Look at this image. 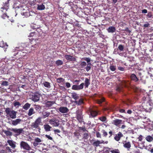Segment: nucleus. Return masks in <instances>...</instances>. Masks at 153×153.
<instances>
[{
    "label": "nucleus",
    "mask_w": 153,
    "mask_h": 153,
    "mask_svg": "<svg viewBox=\"0 0 153 153\" xmlns=\"http://www.w3.org/2000/svg\"><path fill=\"white\" fill-rule=\"evenodd\" d=\"M20 145L21 149H23L27 151L33 150L27 143L24 141H22L21 142Z\"/></svg>",
    "instance_id": "nucleus-5"
},
{
    "label": "nucleus",
    "mask_w": 153,
    "mask_h": 153,
    "mask_svg": "<svg viewBox=\"0 0 153 153\" xmlns=\"http://www.w3.org/2000/svg\"><path fill=\"white\" fill-rule=\"evenodd\" d=\"M91 142L94 147H98L100 144V141L99 140H92Z\"/></svg>",
    "instance_id": "nucleus-21"
},
{
    "label": "nucleus",
    "mask_w": 153,
    "mask_h": 153,
    "mask_svg": "<svg viewBox=\"0 0 153 153\" xmlns=\"http://www.w3.org/2000/svg\"><path fill=\"white\" fill-rule=\"evenodd\" d=\"M108 31L109 33H113L116 31V29L114 27H110L108 29Z\"/></svg>",
    "instance_id": "nucleus-33"
},
{
    "label": "nucleus",
    "mask_w": 153,
    "mask_h": 153,
    "mask_svg": "<svg viewBox=\"0 0 153 153\" xmlns=\"http://www.w3.org/2000/svg\"><path fill=\"white\" fill-rule=\"evenodd\" d=\"M59 112L62 113H67L69 111L67 107L62 106L59 108Z\"/></svg>",
    "instance_id": "nucleus-15"
},
{
    "label": "nucleus",
    "mask_w": 153,
    "mask_h": 153,
    "mask_svg": "<svg viewBox=\"0 0 153 153\" xmlns=\"http://www.w3.org/2000/svg\"><path fill=\"white\" fill-rule=\"evenodd\" d=\"M30 104L27 103L23 106V108L25 110H27L30 107Z\"/></svg>",
    "instance_id": "nucleus-38"
},
{
    "label": "nucleus",
    "mask_w": 153,
    "mask_h": 153,
    "mask_svg": "<svg viewBox=\"0 0 153 153\" xmlns=\"http://www.w3.org/2000/svg\"><path fill=\"white\" fill-rule=\"evenodd\" d=\"M22 121V120L20 119H16L15 120H12V124L13 126H16Z\"/></svg>",
    "instance_id": "nucleus-22"
},
{
    "label": "nucleus",
    "mask_w": 153,
    "mask_h": 153,
    "mask_svg": "<svg viewBox=\"0 0 153 153\" xmlns=\"http://www.w3.org/2000/svg\"><path fill=\"white\" fill-rule=\"evenodd\" d=\"M146 140L149 142H151L153 140V137L150 135H148L146 137Z\"/></svg>",
    "instance_id": "nucleus-39"
},
{
    "label": "nucleus",
    "mask_w": 153,
    "mask_h": 153,
    "mask_svg": "<svg viewBox=\"0 0 153 153\" xmlns=\"http://www.w3.org/2000/svg\"><path fill=\"white\" fill-rule=\"evenodd\" d=\"M43 116V118H45L47 117H48L50 115V112L47 111H45L42 113Z\"/></svg>",
    "instance_id": "nucleus-37"
},
{
    "label": "nucleus",
    "mask_w": 153,
    "mask_h": 153,
    "mask_svg": "<svg viewBox=\"0 0 153 153\" xmlns=\"http://www.w3.org/2000/svg\"><path fill=\"white\" fill-rule=\"evenodd\" d=\"M26 50L24 49V48L22 46L19 47H16L13 50V52L16 53H14L13 55L16 56V55H19V56H25L26 52Z\"/></svg>",
    "instance_id": "nucleus-2"
},
{
    "label": "nucleus",
    "mask_w": 153,
    "mask_h": 153,
    "mask_svg": "<svg viewBox=\"0 0 153 153\" xmlns=\"http://www.w3.org/2000/svg\"><path fill=\"white\" fill-rule=\"evenodd\" d=\"M44 128L45 131H49L51 130L52 127L49 125L46 124H45L44 126Z\"/></svg>",
    "instance_id": "nucleus-26"
},
{
    "label": "nucleus",
    "mask_w": 153,
    "mask_h": 153,
    "mask_svg": "<svg viewBox=\"0 0 153 153\" xmlns=\"http://www.w3.org/2000/svg\"><path fill=\"white\" fill-rule=\"evenodd\" d=\"M45 7L43 4H38L37 9L39 10H42L45 9Z\"/></svg>",
    "instance_id": "nucleus-31"
},
{
    "label": "nucleus",
    "mask_w": 153,
    "mask_h": 153,
    "mask_svg": "<svg viewBox=\"0 0 153 153\" xmlns=\"http://www.w3.org/2000/svg\"><path fill=\"white\" fill-rule=\"evenodd\" d=\"M91 68V66L90 65H88L87 67L85 68V69L86 71H89Z\"/></svg>",
    "instance_id": "nucleus-58"
},
{
    "label": "nucleus",
    "mask_w": 153,
    "mask_h": 153,
    "mask_svg": "<svg viewBox=\"0 0 153 153\" xmlns=\"http://www.w3.org/2000/svg\"><path fill=\"white\" fill-rule=\"evenodd\" d=\"M76 118L77 119L79 122H82L83 121V116L82 113L80 111H77L76 112Z\"/></svg>",
    "instance_id": "nucleus-9"
},
{
    "label": "nucleus",
    "mask_w": 153,
    "mask_h": 153,
    "mask_svg": "<svg viewBox=\"0 0 153 153\" xmlns=\"http://www.w3.org/2000/svg\"><path fill=\"white\" fill-rule=\"evenodd\" d=\"M8 45L7 43H4L3 41L0 42V47L2 48H7L8 47Z\"/></svg>",
    "instance_id": "nucleus-34"
},
{
    "label": "nucleus",
    "mask_w": 153,
    "mask_h": 153,
    "mask_svg": "<svg viewBox=\"0 0 153 153\" xmlns=\"http://www.w3.org/2000/svg\"><path fill=\"white\" fill-rule=\"evenodd\" d=\"M81 25L79 24L78 22H76L74 23V24L73 25L71 24H70V25H68V27H69V26L70 27L71 26H72L73 27L75 26L77 27V30L80 29L81 28Z\"/></svg>",
    "instance_id": "nucleus-20"
},
{
    "label": "nucleus",
    "mask_w": 153,
    "mask_h": 153,
    "mask_svg": "<svg viewBox=\"0 0 153 153\" xmlns=\"http://www.w3.org/2000/svg\"><path fill=\"white\" fill-rule=\"evenodd\" d=\"M9 5V1L8 0L7 1L4 3H3V7H2L1 9H5L7 11L8 9L7 7Z\"/></svg>",
    "instance_id": "nucleus-27"
},
{
    "label": "nucleus",
    "mask_w": 153,
    "mask_h": 153,
    "mask_svg": "<svg viewBox=\"0 0 153 153\" xmlns=\"http://www.w3.org/2000/svg\"><path fill=\"white\" fill-rule=\"evenodd\" d=\"M130 78L132 81L135 82H137L139 80L138 78L136 76V75L134 74H132L131 75Z\"/></svg>",
    "instance_id": "nucleus-19"
},
{
    "label": "nucleus",
    "mask_w": 153,
    "mask_h": 153,
    "mask_svg": "<svg viewBox=\"0 0 153 153\" xmlns=\"http://www.w3.org/2000/svg\"><path fill=\"white\" fill-rule=\"evenodd\" d=\"M42 142L41 139L38 137H36L34 139V142L33 143V145L35 146H37L39 144H41L40 143Z\"/></svg>",
    "instance_id": "nucleus-17"
},
{
    "label": "nucleus",
    "mask_w": 153,
    "mask_h": 153,
    "mask_svg": "<svg viewBox=\"0 0 153 153\" xmlns=\"http://www.w3.org/2000/svg\"><path fill=\"white\" fill-rule=\"evenodd\" d=\"M16 112L14 110H12L9 114V115L11 118L14 119L16 118Z\"/></svg>",
    "instance_id": "nucleus-23"
},
{
    "label": "nucleus",
    "mask_w": 153,
    "mask_h": 153,
    "mask_svg": "<svg viewBox=\"0 0 153 153\" xmlns=\"http://www.w3.org/2000/svg\"><path fill=\"white\" fill-rule=\"evenodd\" d=\"M59 120L55 118L51 119L49 121L50 124L55 127H57L59 126Z\"/></svg>",
    "instance_id": "nucleus-7"
},
{
    "label": "nucleus",
    "mask_w": 153,
    "mask_h": 153,
    "mask_svg": "<svg viewBox=\"0 0 153 153\" xmlns=\"http://www.w3.org/2000/svg\"><path fill=\"white\" fill-rule=\"evenodd\" d=\"M82 59H83L85 60V61H86L88 63V65H91V64L90 63H89L91 61V59L89 58H87V57H85L84 58H82Z\"/></svg>",
    "instance_id": "nucleus-45"
},
{
    "label": "nucleus",
    "mask_w": 153,
    "mask_h": 153,
    "mask_svg": "<svg viewBox=\"0 0 153 153\" xmlns=\"http://www.w3.org/2000/svg\"><path fill=\"white\" fill-rule=\"evenodd\" d=\"M77 15L79 17H83L85 15V13L80 9L76 13Z\"/></svg>",
    "instance_id": "nucleus-28"
},
{
    "label": "nucleus",
    "mask_w": 153,
    "mask_h": 153,
    "mask_svg": "<svg viewBox=\"0 0 153 153\" xmlns=\"http://www.w3.org/2000/svg\"><path fill=\"white\" fill-rule=\"evenodd\" d=\"M55 103L54 101H48L45 103V106L46 107L49 108L51 107Z\"/></svg>",
    "instance_id": "nucleus-24"
},
{
    "label": "nucleus",
    "mask_w": 153,
    "mask_h": 153,
    "mask_svg": "<svg viewBox=\"0 0 153 153\" xmlns=\"http://www.w3.org/2000/svg\"><path fill=\"white\" fill-rule=\"evenodd\" d=\"M3 131L7 136H11L12 135V133L11 131L8 130H3Z\"/></svg>",
    "instance_id": "nucleus-35"
},
{
    "label": "nucleus",
    "mask_w": 153,
    "mask_h": 153,
    "mask_svg": "<svg viewBox=\"0 0 153 153\" xmlns=\"http://www.w3.org/2000/svg\"><path fill=\"white\" fill-rule=\"evenodd\" d=\"M153 105L149 102L144 103L143 105V108L146 112H150L153 108Z\"/></svg>",
    "instance_id": "nucleus-4"
},
{
    "label": "nucleus",
    "mask_w": 153,
    "mask_h": 153,
    "mask_svg": "<svg viewBox=\"0 0 153 153\" xmlns=\"http://www.w3.org/2000/svg\"><path fill=\"white\" fill-rule=\"evenodd\" d=\"M56 64L57 65H62L63 64V62L62 61L60 60H57L56 62Z\"/></svg>",
    "instance_id": "nucleus-41"
},
{
    "label": "nucleus",
    "mask_w": 153,
    "mask_h": 153,
    "mask_svg": "<svg viewBox=\"0 0 153 153\" xmlns=\"http://www.w3.org/2000/svg\"><path fill=\"white\" fill-rule=\"evenodd\" d=\"M96 136L97 138H101V135L100 133L99 132H96Z\"/></svg>",
    "instance_id": "nucleus-63"
},
{
    "label": "nucleus",
    "mask_w": 153,
    "mask_h": 153,
    "mask_svg": "<svg viewBox=\"0 0 153 153\" xmlns=\"http://www.w3.org/2000/svg\"><path fill=\"white\" fill-rule=\"evenodd\" d=\"M118 69L121 71H125V69L124 67H122L120 66H118Z\"/></svg>",
    "instance_id": "nucleus-61"
},
{
    "label": "nucleus",
    "mask_w": 153,
    "mask_h": 153,
    "mask_svg": "<svg viewBox=\"0 0 153 153\" xmlns=\"http://www.w3.org/2000/svg\"><path fill=\"white\" fill-rule=\"evenodd\" d=\"M38 41V39H32L30 42V44L32 45V47L37 48L39 47V45L40 43L39 41Z\"/></svg>",
    "instance_id": "nucleus-8"
},
{
    "label": "nucleus",
    "mask_w": 153,
    "mask_h": 153,
    "mask_svg": "<svg viewBox=\"0 0 153 153\" xmlns=\"http://www.w3.org/2000/svg\"><path fill=\"white\" fill-rule=\"evenodd\" d=\"M33 106H35L34 108L35 109L36 111L39 110L41 108V106L39 105L34 104Z\"/></svg>",
    "instance_id": "nucleus-43"
},
{
    "label": "nucleus",
    "mask_w": 153,
    "mask_h": 153,
    "mask_svg": "<svg viewBox=\"0 0 153 153\" xmlns=\"http://www.w3.org/2000/svg\"><path fill=\"white\" fill-rule=\"evenodd\" d=\"M105 100V98L104 97H102L100 99L97 100H96V102L97 103L100 104L104 102Z\"/></svg>",
    "instance_id": "nucleus-30"
},
{
    "label": "nucleus",
    "mask_w": 153,
    "mask_h": 153,
    "mask_svg": "<svg viewBox=\"0 0 153 153\" xmlns=\"http://www.w3.org/2000/svg\"><path fill=\"white\" fill-rule=\"evenodd\" d=\"M149 26V24L148 22H147L143 25V27H148Z\"/></svg>",
    "instance_id": "nucleus-64"
},
{
    "label": "nucleus",
    "mask_w": 153,
    "mask_h": 153,
    "mask_svg": "<svg viewBox=\"0 0 153 153\" xmlns=\"http://www.w3.org/2000/svg\"><path fill=\"white\" fill-rule=\"evenodd\" d=\"M98 115V112L95 111L91 110L90 111L89 117H94Z\"/></svg>",
    "instance_id": "nucleus-14"
},
{
    "label": "nucleus",
    "mask_w": 153,
    "mask_h": 153,
    "mask_svg": "<svg viewBox=\"0 0 153 153\" xmlns=\"http://www.w3.org/2000/svg\"><path fill=\"white\" fill-rule=\"evenodd\" d=\"M1 17L4 19H5L6 18H8L9 16H7V15L6 13H4L1 16Z\"/></svg>",
    "instance_id": "nucleus-60"
},
{
    "label": "nucleus",
    "mask_w": 153,
    "mask_h": 153,
    "mask_svg": "<svg viewBox=\"0 0 153 153\" xmlns=\"http://www.w3.org/2000/svg\"><path fill=\"white\" fill-rule=\"evenodd\" d=\"M101 132L102 133V135L104 137H106L108 135V133L104 129L102 130Z\"/></svg>",
    "instance_id": "nucleus-46"
},
{
    "label": "nucleus",
    "mask_w": 153,
    "mask_h": 153,
    "mask_svg": "<svg viewBox=\"0 0 153 153\" xmlns=\"http://www.w3.org/2000/svg\"><path fill=\"white\" fill-rule=\"evenodd\" d=\"M123 87L121 86H117L116 87V90L119 92H121L122 91Z\"/></svg>",
    "instance_id": "nucleus-44"
},
{
    "label": "nucleus",
    "mask_w": 153,
    "mask_h": 153,
    "mask_svg": "<svg viewBox=\"0 0 153 153\" xmlns=\"http://www.w3.org/2000/svg\"><path fill=\"white\" fill-rule=\"evenodd\" d=\"M123 134L121 132H119L118 133L115 135L114 137V139L117 141H119L120 140L121 137H123Z\"/></svg>",
    "instance_id": "nucleus-13"
},
{
    "label": "nucleus",
    "mask_w": 153,
    "mask_h": 153,
    "mask_svg": "<svg viewBox=\"0 0 153 153\" xmlns=\"http://www.w3.org/2000/svg\"><path fill=\"white\" fill-rule=\"evenodd\" d=\"M64 56L65 59L68 61L75 62L76 60V58L74 56L70 55H65Z\"/></svg>",
    "instance_id": "nucleus-12"
},
{
    "label": "nucleus",
    "mask_w": 153,
    "mask_h": 153,
    "mask_svg": "<svg viewBox=\"0 0 153 153\" xmlns=\"http://www.w3.org/2000/svg\"><path fill=\"white\" fill-rule=\"evenodd\" d=\"M123 147L127 149L128 150H129V149L131 147V144L130 142L124 141L123 143Z\"/></svg>",
    "instance_id": "nucleus-18"
},
{
    "label": "nucleus",
    "mask_w": 153,
    "mask_h": 153,
    "mask_svg": "<svg viewBox=\"0 0 153 153\" xmlns=\"http://www.w3.org/2000/svg\"><path fill=\"white\" fill-rule=\"evenodd\" d=\"M138 109L139 111H144V109L143 108V105L139 106V107H138Z\"/></svg>",
    "instance_id": "nucleus-62"
},
{
    "label": "nucleus",
    "mask_w": 153,
    "mask_h": 153,
    "mask_svg": "<svg viewBox=\"0 0 153 153\" xmlns=\"http://www.w3.org/2000/svg\"><path fill=\"white\" fill-rule=\"evenodd\" d=\"M84 83H82L79 85H74L72 86V89L74 90H79L82 89L83 88Z\"/></svg>",
    "instance_id": "nucleus-10"
},
{
    "label": "nucleus",
    "mask_w": 153,
    "mask_h": 153,
    "mask_svg": "<svg viewBox=\"0 0 153 153\" xmlns=\"http://www.w3.org/2000/svg\"><path fill=\"white\" fill-rule=\"evenodd\" d=\"M7 142L12 148L14 149L16 147V142L13 140H8Z\"/></svg>",
    "instance_id": "nucleus-16"
},
{
    "label": "nucleus",
    "mask_w": 153,
    "mask_h": 153,
    "mask_svg": "<svg viewBox=\"0 0 153 153\" xmlns=\"http://www.w3.org/2000/svg\"><path fill=\"white\" fill-rule=\"evenodd\" d=\"M89 137L88 134V133H85L83 134V138L85 139H87Z\"/></svg>",
    "instance_id": "nucleus-51"
},
{
    "label": "nucleus",
    "mask_w": 153,
    "mask_h": 153,
    "mask_svg": "<svg viewBox=\"0 0 153 153\" xmlns=\"http://www.w3.org/2000/svg\"><path fill=\"white\" fill-rule=\"evenodd\" d=\"M5 111L7 114L9 115L11 113V111H10V108H6Z\"/></svg>",
    "instance_id": "nucleus-53"
},
{
    "label": "nucleus",
    "mask_w": 153,
    "mask_h": 153,
    "mask_svg": "<svg viewBox=\"0 0 153 153\" xmlns=\"http://www.w3.org/2000/svg\"><path fill=\"white\" fill-rule=\"evenodd\" d=\"M79 128L80 130H82L83 132H85V131H86L87 132H88V131L86 129L85 127L84 126H83L82 127H79Z\"/></svg>",
    "instance_id": "nucleus-52"
},
{
    "label": "nucleus",
    "mask_w": 153,
    "mask_h": 153,
    "mask_svg": "<svg viewBox=\"0 0 153 153\" xmlns=\"http://www.w3.org/2000/svg\"><path fill=\"white\" fill-rule=\"evenodd\" d=\"M2 85L4 86H7L8 85V82L6 81H3L1 83Z\"/></svg>",
    "instance_id": "nucleus-55"
},
{
    "label": "nucleus",
    "mask_w": 153,
    "mask_h": 153,
    "mask_svg": "<svg viewBox=\"0 0 153 153\" xmlns=\"http://www.w3.org/2000/svg\"><path fill=\"white\" fill-rule=\"evenodd\" d=\"M147 16L148 17V18H151L152 17L153 15L151 12H149L148 13V14L147 15Z\"/></svg>",
    "instance_id": "nucleus-54"
},
{
    "label": "nucleus",
    "mask_w": 153,
    "mask_h": 153,
    "mask_svg": "<svg viewBox=\"0 0 153 153\" xmlns=\"http://www.w3.org/2000/svg\"><path fill=\"white\" fill-rule=\"evenodd\" d=\"M124 49V46L123 45L121 44H120V45H119L118 46V49L121 51H123Z\"/></svg>",
    "instance_id": "nucleus-42"
},
{
    "label": "nucleus",
    "mask_w": 153,
    "mask_h": 153,
    "mask_svg": "<svg viewBox=\"0 0 153 153\" xmlns=\"http://www.w3.org/2000/svg\"><path fill=\"white\" fill-rule=\"evenodd\" d=\"M90 84V79H88L87 78H86L85 81V83H84V85H85V88H88Z\"/></svg>",
    "instance_id": "nucleus-25"
},
{
    "label": "nucleus",
    "mask_w": 153,
    "mask_h": 153,
    "mask_svg": "<svg viewBox=\"0 0 153 153\" xmlns=\"http://www.w3.org/2000/svg\"><path fill=\"white\" fill-rule=\"evenodd\" d=\"M45 87L50 88L51 87L50 83L47 81H44L42 84Z\"/></svg>",
    "instance_id": "nucleus-29"
},
{
    "label": "nucleus",
    "mask_w": 153,
    "mask_h": 153,
    "mask_svg": "<svg viewBox=\"0 0 153 153\" xmlns=\"http://www.w3.org/2000/svg\"><path fill=\"white\" fill-rule=\"evenodd\" d=\"M41 94L39 91H36L33 93L30 99L34 102L38 101L39 100Z\"/></svg>",
    "instance_id": "nucleus-3"
},
{
    "label": "nucleus",
    "mask_w": 153,
    "mask_h": 153,
    "mask_svg": "<svg viewBox=\"0 0 153 153\" xmlns=\"http://www.w3.org/2000/svg\"><path fill=\"white\" fill-rule=\"evenodd\" d=\"M9 129L15 133L14 135V136L15 137L21 134H24V131L23 128H12L11 129L9 128Z\"/></svg>",
    "instance_id": "nucleus-6"
},
{
    "label": "nucleus",
    "mask_w": 153,
    "mask_h": 153,
    "mask_svg": "<svg viewBox=\"0 0 153 153\" xmlns=\"http://www.w3.org/2000/svg\"><path fill=\"white\" fill-rule=\"evenodd\" d=\"M64 80L65 79L62 78H58L56 79L57 82L59 83L63 82Z\"/></svg>",
    "instance_id": "nucleus-48"
},
{
    "label": "nucleus",
    "mask_w": 153,
    "mask_h": 153,
    "mask_svg": "<svg viewBox=\"0 0 153 153\" xmlns=\"http://www.w3.org/2000/svg\"><path fill=\"white\" fill-rule=\"evenodd\" d=\"M76 47L78 48L79 50H80L82 48H85V46H83L82 44H80L79 45V46L77 45Z\"/></svg>",
    "instance_id": "nucleus-56"
},
{
    "label": "nucleus",
    "mask_w": 153,
    "mask_h": 153,
    "mask_svg": "<svg viewBox=\"0 0 153 153\" xmlns=\"http://www.w3.org/2000/svg\"><path fill=\"white\" fill-rule=\"evenodd\" d=\"M14 106L15 107L18 106H20L21 105L20 103L19 102L15 101L13 102Z\"/></svg>",
    "instance_id": "nucleus-50"
},
{
    "label": "nucleus",
    "mask_w": 153,
    "mask_h": 153,
    "mask_svg": "<svg viewBox=\"0 0 153 153\" xmlns=\"http://www.w3.org/2000/svg\"><path fill=\"white\" fill-rule=\"evenodd\" d=\"M122 121L121 120L117 119H114L112 121V124L117 126H118L122 123Z\"/></svg>",
    "instance_id": "nucleus-11"
},
{
    "label": "nucleus",
    "mask_w": 153,
    "mask_h": 153,
    "mask_svg": "<svg viewBox=\"0 0 153 153\" xmlns=\"http://www.w3.org/2000/svg\"><path fill=\"white\" fill-rule=\"evenodd\" d=\"M75 103L78 105H81L83 103V100L82 98L80 99L78 101H75Z\"/></svg>",
    "instance_id": "nucleus-36"
},
{
    "label": "nucleus",
    "mask_w": 153,
    "mask_h": 153,
    "mask_svg": "<svg viewBox=\"0 0 153 153\" xmlns=\"http://www.w3.org/2000/svg\"><path fill=\"white\" fill-rule=\"evenodd\" d=\"M35 112L34 111V109L33 108H30L29 111L28 113V115L29 116H31L33 114H35Z\"/></svg>",
    "instance_id": "nucleus-32"
},
{
    "label": "nucleus",
    "mask_w": 153,
    "mask_h": 153,
    "mask_svg": "<svg viewBox=\"0 0 153 153\" xmlns=\"http://www.w3.org/2000/svg\"><path fill=\"white\" fill-rule=\"evenodd\" d=\"M41 118L39 117L34 122L32 123L30 125V128L33 130H36L38 129L39 131L41 128L39 126L41 123Z\"/></svg>",
    "instance_id": "nucleus-1"
},
{
    "label": "nucleus",
    "mask_w": 153,
    "mask_h": 153,
    "mask_svg": "<svg viewBox=\"0 0 153 153\" xmlns=\"http://www.w3.org/2000/svg\"><path fill=\"white\" fill-rule=\"evenodd\" d=\"M72 98L76 100L78 99L79 98V97L78 96L77 94L75 93H72Z\"/></svg>",
    "instance_id": "nucleus-40"
},
{
    "label": "nucleus",
    "mask_w": 153,
    "mask_h": 153,
    "mask_svg": "<svg viewBox=\"0 0 153 153\" xmlns=\"http://www.w3.org/2000/svg\"><path fill=\"white\" fill-rule=\"evenodd\" d=\"M80 65L82 68H83L86 65V63L85 62H82L80 64Z\"/></svg>",
    "instance_id": "nucleus-59"
},
{
    "label": "nucleus",
    "mask_w": 153,
    "mask_h": 153,
    "mask_svg": "<svg viewBox=\"0 0 153 153\" xmlns=\"http://www.w3.org/2000/svg\"><path fill=\"white\" fill-rule=\"evenodd\" d=\"M109 68L112 71H114L116 69V66L113 65H111L110 66Z\"/></svg>",
    "instance_id": "nucleus-49"
},
{
    "label": "nucleus",
    "mask_w": 153,
    "mask_h": 153,
    "mask_svg": "<svg viewBox=\"0 0 153 153\" xmlns=\"http://www.w3.org/2000/svg\"><path fill=\"white\" fill-rule=\"evenodd\" d=\"M111 152L112 153H120L119 150L118 149L111 150Z\"/></svg>",
    "instance_id": "nucleus-57"
},
{
    "label": "nucleus",
    "mask_w": 153,
    "mask_h": 153,
    "mask_svg": "<svg viewBox=\"0 0 153 153\" xmlns=\"http://www.w3.org/2000/svg\"><path fill=\"white\" fill-rule=\"evenodd\" d=\"M99 119L102 122H105L106 120V117L105 116H102L99 118Z\"/></svg>",
    "instance_id": "nucleus-47"
}]
</instances>
